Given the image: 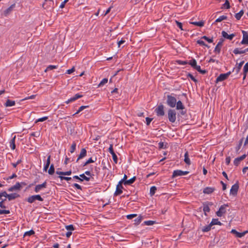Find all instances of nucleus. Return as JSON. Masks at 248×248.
I'll use <instances>...</instances> for the list:
<instances>
[{
  "label": "nucleus",
  "instance_id": "nucleus-1",
  "mask_svg": "<svg viewBox=\"0 0 248 248\" xmlns=\"http://www.w3.org/2000/svg\"><path fill=\"white\" fill-rule=\"evenodd\" d=\"M168 119L170 122L174 123L176 119V112L175 110L169 109L168 111Z\"/></svg>",
  "mask_w": 248,
  "mask_h": 248
},
{
  "label": "nucleus",
  "instance_id": "nucleus-2",
  "mask_svg": "<svg viewBox=\"0 0 248 248\" xmlns=\"http://www.w3.org/2000/svg\"><path fill=\"white\" fill-rule=\"evenodd\" d=\"M1 196H4V197L7 198L9 201L14 200L16 198L19 197V195L17 193H12L10 194H8L6 191H3L0 193V200L1 199Z\"/></svg>",
  "mask_w": 248,
  "mask_h": 248
},
{
  "label": "nucleus",
  "instance_id": "nucleus-3",
  "mask_svg": "<svg viewBox=\"0 0 248 248\" xmlns=\"http://www.w3.org/2000/svg\"><path fill=\"white\" fill-rule=\"evenodd\" d=\"M167 104L171 108H174L176 104V99L170 95H168Z\"/></svg>",
  "mask_w": 248,
  "mask_h": 248
},
{
  "label": "nucleus",
  "instance_id": "nucleus-4",
  "mask_svg": "<svg viewBox=\"0 0 248 248\" xmlns=\"http://www.w3.org/2000/svg\"><path fill=\"white\" fill-rule=\"evenodd\" d=\"M35 200L42 202L43 199L39 195H35L30 196L27 199V201L30 203H33Z\"/></svg>",
  "mask_w": 248,
  "mask_h": 248
},
{
  "label": "nucleus",
  "instance_id": "nucleus-5",
  "mask_svg": "<svg viewBox=\"0 0 248 248\" xmlns=\"http://www.w3.org/2000/svg\"><path fill=\"white\" fill-rule=\"evenodd\" d=\"M22 185H26L25 183H17L16 184L11 187H10L8 190L10 192L14 191H18L21 189L22 188Z\"/></svg>",
  "mask_w": 248,
  "mask_h": 248
},
{
  "label": "nucleus",
  "instance_id": "nucleus-6",
  "mask_svg": "<svg viewBox=\"0 0 248 248\" xmlns=\"http://www.w3.org/2000/svg\"><path fill=\"white\" fill-rule=\"evenodd\" d=\"M231 72L229 71L227 73L220 74L216 79V82L217 83L219 81H222L227 79L228 77L231 75Z\"/></svg>",
  "mask_w": 248,
  "mask_h": 248
},
{
  "label": "nucleus",
  "instance_id": "nucleus-7",
  "mask_svg": "<svg viewBox=\"0 0 248 248\" xmlns=\"http://www.w3.org/2000/svg\"><path fill=\"white\" fill-rule=\"evenodd\" d=\"M228 207V204H224L219 208L218 211L217 212L216 214L218 217H221L224 213L227 211V208Z\"/></svg>",
  "mask_w": 248,
  "mask_h": 248
},
{
  "label": "nucleus",
  "instance_id": "nucleus-8",
  "mask_svg": "<svg viewBox=\"0 0 248 248\" xmlns=\"http://www.w3.org/2000/svg\"><path fill=\"white\" fill-rule=\"evenodd\" d=\"M189 173L188 171H182L181 170H174L172 174V177H176L179 176L186 175Z\"/></svg>",
  "mask_w": 248,
  "mask_h": 248
},
{
  "label": "nucleus",
  "instance_id": "nucleus-9",
  "mask_svg": "<svg viewBox=\"0 0 248 248\" xmlns=\"http://www.w3.org/2000/svg\"><path fill=\"white\" fill-rule=\"evenodd\" d=\"M155 111L156 113V115L158 116L164 115V106L162 104L159 105L155 108Z\"/></svg>",
  "mask_w": 248,
  "mask_h": 248
},
{
  "label": "nucleus",
  "instance_id": "nucleus-10",
  "mask_svg": "<svg viewBox=\"0 0 248 248\" xmlns=\"http://www.w3.org/2000/svg\"><path fill=\"white\" fill-rule=\"evenodd\" d=\"M108 151L111 154L113 161H114V162L115 163H117V156L113 151L112 144L110 145V146L108 148Z\"/></svg>",
  "mask_w": 248,
  "mask_h": 248
},
{
  "label": "nucleus",
  "instance_id": "nucleus-11",
  "mask_svg": "<svg viewBox=\"0 0 248 248\" xmlns=\"http://www.w3.org/2000/svg\"><path fill=\"white\" fill-rule=\"evenodd\" d=\"M123 188V186L121 183H119L117 184L116 186V191L114 193V195L117 196L123 193L122 189Z\"/></svg>",
  "mask_w": 248,
  "mask_h": 248
},
{
  "label": "nucleus",
  "instance_id": "nucleus-12",
  "mask_svg": "<svg viewBox=\"0 0 248 248\" xmlns=\"http://www.w3.org/2000/svg\"><path fill=\"white\" fill-rule=\"evenodd\" d=\"M46 182H45L42 184L36 185L34 191L35 192H39L42 188H46Z\"/></svg>",
  "mask_w": 248,
  "mask_h": 248
},
{
  "label": "nucleus",
  "instance_id": "nucleus-13",
  "mask_svg": "<svg viewBox=\"0 0 248 248\" xmlns=\"http://www.w3.org/2000/svg\"><path fill=\"white\" fill-rule=\"evenodd\" d=\"M243 40L241 41L242 44H248V34L247 31H243Z\"/></svg>",
  "mask_w": 248,
  "mask_h": 248
},
{
  "label": "nucleus",
  "instance_id": "nucleus-14",
  "mask_svg": "<svg viewBox=\"0 0 248 248\" xmlns=\"http://www.w3.org/2000/svg\"><path fill=\"white\" fill-rule=\"evenodd\" d=\"M87 155V151L86 150L85 148H82L81 150L80 153L78 157V159L76 161L77 162L79 159H81L86 156Z\"/></svg>",
  "mask_w": 248,
  "mask_h": 248
},
{
  "label": "nucleus",
  "instance_id": "nucleus-15",
  "mask_svg": "<svg viewBox=\"0 0 248 248\" xmlns=\"http://www.w3.org/2000/svg\"><path fill=\"white\" fill-rule=\"evenodd\" d=\"M248 51V48L243 49L242 48H236L233 50V53L235 54L245 53Z\"/></svg>",
  "mask_w": 248,
  "mask_h": 248
},
{
  "label": "nucleus",
  "instance_id": "nucleus-16",
  "mask_svg": "<svg viewBox=\"0 0 248 248\" xmlns=\"http://www.w3.org/2000/svg\"><path fill=\"white\" fill-rule=\"evenodd\" d=\"M248 232V231H244L242 232H239L236 230L233 229V234H235L237 237L241 238L244 236L246 233Z\"/></svg>",
  "mask_w": 248,
  "mask_h": 248
},
{
  "label": "nucleus",
  "instance_id": "nucleus-17",
  "mask_svg": "<svg viewBox=\"0 0 248 248\" xmlns=\"http://www.w3.org/2000/svg\"><path fill=\"white\" fill-rule=\"evenodd\" d=\"M246 157V155L245 154L239 157L236 158L233 161V163L236 165H238L239 162L245 159Z\"/></svg>",
  "mask_w": 248,
  "mask_h": 248
},
{
  "label": "nucleus",
  "instance_id": "nucleus-18",
  "mask_svg": "<svg viewBox=\"0 0 248 248\" xmlns=\"http://www.w3.org/2000/svg\"><path fill=\"white\" fill-rule=\"evenodd\" d=\"M223 42V40L222 39V40H220L217 43V45L216 46L215 48V51L216 53H218L220 52V48H221V46H222Z\"/></svg>",
  "mask_w": 248,
  "mask_h": 248
},
{
  "label": "nucleus",
  "instance_id": "nucleus-19",
  "mask_svg": "<svg viewBox=\"0 0 248 248\" xmlns=\"http://www.w3.org/2000/svg\"><path fill=\"white\" fill-rule=\"evenodd\" d=\"M214 190L215 189L213 187H207L203 189V193L204 194H209L212 193L214 191Z\"/></svg>",
  "mask_w": 248,
  "mask_h": 248
},
{
  "label": "nucleus",
  "instance_id": "nucleus-20",
  "mask_svg": "<svg viewBox=\"0 0 248 248\" xmlns=\"http://www.w3.org/2000/svg\"><path fill=\"white\" fill-rule=\"evenodd\" d=\"M15 6V4H12L8 8L5 10L3 12V14L4 15V16H7L8 14H9L10 12L13 10Z\"/></svg>",
  "mask_w": 248,
  "mask_h": 248
},
{
  "label": "nucleus",
  "instance_id": "nucleus-21",
  "mask_svg": "<svg viewBox=\"0 0 248 248\" xmlns=\"http://www.w3.org/2000/svg\"><path fill=\"white\" fill-rule=\"evenodd\" d=\"M222 36L226 39H228L230 40H231L232 39V34L229 35L226 31H222Z\"/></svg>",
  "mask_w": 248,
  "mask_h": 248
},
{
  "label": "nucleus",
  "instance_id": "nucleus-22",
  "mask_svg": "<svg viewBox=\"0 0 248 248\" xmlns=\"http://www.w3.org/2000/svg\"><path fill=\"white\" fill-rule=\"evenodd\" d=\"M244 63V61H240V62H238L237 61L236 62V71L237 73H238L240 70L241 69L243 64Z\"/></svg>",
  "mask_w": 248,
  "mask_h": 248
},
{
  "label": "nucleus",
  "instance_id": "nucleus-23",
  "mask_svg": "<svg viewBox=\"0 0 248 248\" xmlns=\"http://www.w3.org/2000/svg\"><path fill=\"white\" fill-rule=\"evenodd\" d=\"M184 156H185V159H184L185 162L187 165H190V159L189 158V155H188V152H186L185 153Z\"/></svg>",
  "mask_w": 248,
  "mask_h": 248
},
{
  "label": "nucleus",
  "instance_id": "nucleus-24",
  "mask_svg": "<svg viewBox=\"0 0 248 248\" xmlns=\"http://www.w3.org/2000/svg\"><path fill=\"white\" fill-rule=\"evenodd\" d=\"M15 139L16 136H14L10 142V146L12 150H14L16 148Z\"/></svg>",
  "mask_w": 248,
  "mask_h": 248
},
{
  "label": "nucleus",
  "instance_id": "nucleus-25",
  "mask_svg": "<svg viewBox=\"0 0 248 248\" xmlns=\"http://www.w3.org/2000/svg\"><path fill=\"white\" fill-rule=\"evenodd\" d=\"M176 109H182L185 108L184 105H183L182 102L181 101H176Z\"/></svg>",
  "mask_w": 248,
  "mask_h": 248
},
{
  "label": "nucleus",
  "instance_id": "nucleus-26",
  "mask_svg": "<svg viewBox=\"0 0 248 248\" xmlns=\"http://www.w3.org/2000/svg\"><path fill=\"white\" fill-rule=\"evenodd\" d=\"M243 15H244V11L243 10H241L238 13L235 14V15H234V16L237 20H239L241 18V17Z\"/></svg>",
  "mask_w": 248,
  "mask_h": 248
},
{
  "label": "nucleus",
  "instance_id": "nucleus-27",
  "mask_svg": "<svg viewBox=\"0 0 248 248\" xmlns=\"http://www.w3.org/2000/svg\"><path fill=\"white\" fill-rule=\"evenodd\" d=\"M211 205L212 204H210L208 203L207 204H204L203 210L204 212V214L206 215V213L209 212L210 210L209 205Z\"/></svg>",
  "mask_w": 248,
  "mask_h": 248
},
{
  "label": "nucleus",
  "instance_id": "nucleus-28",
  "mask_svg": "<svg viewBox=\"0 0 248 248\" xmlns=\"http://www.w3.org/2000/svg\"><path fill=\"white\" fill-rule=\"evenodd\" d=\"M15 105V101H12L10 100H7L5 104V105L6 107H12Z\"/></svg>",
  "mask_w": 248,
  "mask_h": 248
},
{
  "label": "nucleus",
  "instance_id": "nucleus-29",
  "mask_svg": "<svg viewBox=\"0 0 248 248\" xmlns=\"http://www.w3.org/2000/svg\"><path fill=\"white\" fill-rule=\"evenodd\" d=\"M194 69L197 70L199 72L202 74H205L206 73V71L205 70H202L201 67L199 65H196Z\"/></svg>",
  "mask_w": 248,
  "mask_h": 248
},
{
  "label": "nucleus",
  "instance_id": "nucleus-30",
  "mask_svg": "<svg viewBox=\"0 0 248 248\" xmlns=\"http://www.w3.org/2000/svg\"><path fill=\"white\" fill-rule=\"evenodd\" d=\"M210 224H211V225H212V226L213 225H221V223L219 221H218V219L214 218L212 219Z\"/></svg>",
  "mask_w": 248,
  "mask_h": 248
},
{
  "label": "nucleus",
  "instance_id": "nucleus-31",
  "mask_svg": "<svg viewBox=\"0 0 248 248\" xmlns=\"http://www.w3.org/2000/svg\"><path fill=\"white\" fill-rule=\"evenodd\" d=\"M135 180H136V177L134 176L133 178H131L130 179L126 181H125V183H124V185H131V184H133L135 182Z\"/></svg>",
  "mask_w": 248,
  "mask_h": 248
},
{
  "label": "nucleus",
  "instance_id": "nucleus-32",
  "mask_svg": "<svg viewBox=\"0 0 248 248\" xmlns=\"http://www.w3.org/2000/svg\"><path fill=\"white\" fill-rule=\"evenodd\" d=\"M168 144L164 143L163 142H160L158 143V148L159 149H165L167 148Z\"/></svg>",
  "mask_w": 248,
  "mask_h": 248
},
{
  "label": "nucleus",
  "instance_id": "nucleus-33",
  "mask_svg": "<svg viewBox=\"0 0 248 248\" xmlns=\"http://www.w3.org/2000/svg\"><path fill=\"white\" fill-rule=\"evenodd\" d=\"M239 186L238 182L233 185V196L237 194Z\"/></svg>",
  "mask_w": 248,
  "mask_h": 248
},
{
  "label": "nucleus",
  "instance_id": "nucleus-34",
  "mask_svg": "<svg viewBox=\"0 0 248 248\" xmlns=\"http://www.w3.org/2000/svg\"><path fill=\"white\" fill-rule=\"evenodd\" d=\"M211 227H212V225H211V224L210 223L209 225L203 227L202 228V232H207L211 230Z\"/></svg>",
  "mask_w": 248,
  "mask_h": 248
},
{
  "label": "nucleus",
  "instance_id": "nucleus-35",
  "mask_svg": "<svg viewBox=\"0 0 248 248\" xmlns=\"http://www.w3.org/2000/svg\"><path fill=\"white\" fill-rule=\"evenodd\" d=\"M54 171H55V169H54V165L51 164L50 166L49 170H48V173L50 175H52L54 173Z\"/></svg>",
  "mask_w": 248,
  "mask_h": 248
},
{
  "label": "nucleus",
  "instance_id": "nucleus-36",
  "mask_svg": "<svg viewBox=\"0 0 248 248\" xmlns=\"http://www.w3.org/2000/svg\"><path fill=\"white\" fill-rule=\"evenodd\" d=\"M190 24L196 25L199 27H202L204 25V22L202 21L200 22H191Z\"/></svg>",
  "mask_w": 248,
  "mask_h": 248
},
{
  "label": "nucleus",
  "instance_id": "nucleus-37",
  "mask_svg": "<svg viewBox=\"0 0 248 248\" xmlns=\"http://www.w3.org/2000/svg\"><path fill=\"white\" fill-rule=\"evenodd\" d=\"M227 19V16H219L218 18H217L216 21H215V22H221L225 19Z\"/></svg>",
  "mask_w": 248,
  "mask_h": 248
},
{
  "label": "nucleus",
  "instance_id": "nucleus-38",
  "mask_svg": "<svg viewBox=\"0 0 248 248\" xmlns=\"http://www.w3.org/2000/svg\"><path fill=\"white\" fill-rule=\"evenodd\" d=\"M188 64L194 68L197 65V62L195 59H192L189 62Z\"/></svg>",
  "mask_w": 248,
  "mask_h": 248
},
{
  "label": "nucleus",
  "instance_id": "nucleus-39",
  "mask_svg": "<svg viewBox=\"0 0 248 248\" xmlns=\"http://www.w3.org/2000/svg\"><path fill=\"white\" fill-rule=\"evenodd\" d=\"M108 79L106 78H105L102 80V81L100 82V83L98 84V87H101L106 84L108 82Z\"/></svg>",
  "mask_w": 248,
  "mask_h": 248
},
{
  "label": "nucleus",
  "instance_id": "nucleus-40",
  "mask_svg": "<svg viewBox=\"0 0 248 248\" xmlns=\"http://www.w3.org/2000/svg\"><path fill=\"white\" fill-rule=\"evenodd\" d=\"M144 224L145 225L150 226L152 225L155 223V221H152V220H148V221H145L144 222Z\"/></svg>",
  "mask_w": 248,
  "mask_h": 248
},
{
  "label": "nucleus",
  "instance_id": "nucleus-41",
  "mask_svg": "<svg viewBox=\"0 0 248 248\" xmlns=\"http://www.w3.org/2000/svg\"><path fill=\"white\" fill-rule=\"evenodd\" d=\"M76 143L75 142H73L72 144L71 145V148H70V152L71 153H73L75 152L76 150Z\"/></svg>",
  "mask_w": 248,
  "mask_h": 248
},
{
  "label": "nucleus",
  "instance_id": "nucleus-42",
  "mask_svg": "<svg viewBox=\"0 0 248 248\" xmlns=\"http://www.w3.org/2000/svg\"><path fill=\"white\" fill-rule=\"evenodd\" d=\"M156 190V188L155 186H152L150 188V195L151 196H153V195H154Z\"/></svg>",
  "mask_w": 248,
  "mask_h": 248
},
{
  "label": "nucleus",
  "instance_id": "nucleus-43",
  "mask_svg": "<svg viewBox=\"0 0 248 248\" xmlns=\"http://www.w3.org/2000/svg\"><path fill=\"white\" fill-rule=\"evenodd\" d=\"M95 161L93 160L92 157L90 158L86 162H85L84 164L83 165V166L84 167V166H87L88 164H90V163H93Z\"/></svg>",
  "mask_w": 248,
  "mask_h": 248
},
{
  "label": "nucleus",
  "instance_id": "nucleus-44",
  "mask_svg": "<svg viewBox=\"0 0 248 248\" xmlns=\"http://www.w3.org/2000/svg\"><path fill=\"white\" fill-rule=\"evenodd\" d=\"M58 67V66H56V65H49L46 68V69L45 70V72H46L47 71H48V70H53L54 69H56Z\"/></svg>",
  "mask_w": 248,
  "mask_h": 248
},
{
  "label": "nucleus",
  "instance_id": "nucleus-45",
  "mask_svg": "<svg viewBox=\"0 0 248 248\" xmlns=\"http://www.w3.org/2000/svg\"><path fill=\"white\" fill-rule=\"evenodd\" d=\"M88 107V106H81L79 109H78V110L74 114V115H76V114H77L78 113H79L80 112H81V111H82L84 109H85V108Z\"/></svg>",
  "mask_w": 248,
  "mask_h": 248
},
{
  "label": "nucleus",
  "instance_id": "nucleus-46",
  "mask_svg": "<svg viewBox=\"0 0 248 248\" xmlns=\"http://www.w3.org/2000/svg\"><path fill=\"white\" fill-rule=\"evenodd\" d=\"M142 219V217L141 216H139L135 219V224L137 225L139 224L141 221Z\"/></svg>",
  "mask_w": 248,
  "mask_h": 248
},
{
  "label": "nucleus",
  "instance_id": "nucleus-47",
  "mask_svg": "<svg viewBox=\"0 0 248 248\" xmlns=\"http://www.w3.org/2000/svg\"><path fill=\"white\" fill-rule=\"evenodd\" d=\"M230 7L229 1L228 0H226L224 4L223 5L222 8L225 9H228Z\"/></svg>",
  "mask_w": 248,
  "mask_h": 248
},
{
  "label": "nucleus",
  "instance_id": "nucleus-48",
  "mask_svg": "<svg viewBox=\"0 0 248 248\" xmlns=\"http://www.w3.org/2000/svg\"><path fill=\"white\" fill-rule=\"evenodd\" d=\"M34 234V232L33 231V230H30L29 231H28V232H26L25 233H24V236H26V235H28V236H31V235H33Z\"/></svg>",
  "mask_w": 248,
  "mask_h": 248
},
{
  "label": "nucleus",
  "instance_id": "nucleus-49",
  "mask_svg": "<svg viewBox=\"0 0 248 248\" xmlns=\"http://www.w3.org/2000/svg\"><path fill=\"white\" fill-rule=\"evenodd\" d=\"M65 228L67 231H71L74 230V228L73 225H67L65 226Z\"/></svg>",
  "mask_w": 248,
  "mask_h": 248
},
{
  "label": "nucleus",
  "instance_id": "nucleus-50",
  "mask_svg": "<svg viewBox=\"0 0 248 248\" xmlns=\"http://www.w3.org/2000/svg\"><path fill=\"white\" fill-rule=\"evenodd\" d=\"M79 177H80L81 178V179L83 180H85L87 181H89L90 179V178L89 177H88L87 176H86L85 175V174L83 173V174H81L79 175Z\"/></svg>",
  "mask_w": 248,
  "mask_h": 248
},
{
  "label": "nucleus",
  "instance_id": "nucleus-51",
  "mask_svg": "<svg viewBox=\"0 0 248 248\" xmlns=\"http://www.w3.org/2000/svg\"><path fill=\"white\" fill-rule=\"evenodd\" d=\"M126 179H127V176L126 174H124L123 178L119 182V183H121V184H122V185L123 184H124V185L125 182L127 181Z\"/></svg>",
  "mask_w": 248,
  "mask_h": 248
},
{
  "label": "nucleus",
  "instance_id": "nucleus-52",
  "mask_svg": "<svg viewBox=\"0 0 248 248\" xmlns=\"http://www.w3.org/2000/svg\"><path fill=\"white\" fill-rule=\"evenodd\" d=\"M47 119H48V117L46 116L39 118L35 121V123H37V122H44V121L46 120Z\"/></svg>",
  "mask_w": 248,
  "mask_h": 248
},
{
  "label": "nucleus",
  "instance_id": "nucleus-53",
  "mask_svg": "<svg viewBox=\"0 0 248 248\" xmlns=\"http://www.w3.org/2000/svg\"><path fill=\"white\" fill-rule=\"evenodd\" d=\"M202 38L206 40L209 43H212L213 41V38H209L206 36H202Z\"/></svg>",
  "mask_w": 248,
  "mask_h": 248
},
{
  "label": "nucleus",
  "instance_id": "nucleus-54",
  "mask_svg": "<svg viewBox=\"0 0 248 248\" xmlns=\"http://www.w3.org/2000/svg\"><path fill=\"white\" fill-rule=\"evenodd\" d=\"M243 71L244 74H247V73L248 72V62H247L244 65Z\"/></svg>",
  "mask_w": 248,
  "mask_h": 248
},
{
  "label": "nucleus",
  "instance_id": "nucleus-55",
  "mask_svg": "<svg viewBox=\"0 0 248 248\" xmlns=\"http://www.w3.org/2000/svg\"><path fill=\"white\" fill-rule=\"evenodd\" d=\"M10 213V212L9 210H1V209H0V215H2V214H8Z\"/></svg>",
  "mask_w": 248,
  "mask_h": 248
},
{
  "label": "nucleus",
  "instance_id": "nucleus-56",
  "mask_svg": "<svg viewBox=\"0 0 248 248\" xmlns=\"http://www.w3.org/2000/svg\"><path fill=\"white\" fill-rule=\"evenodd\" d=\"M197 43L200 45H202V46H205L206 47H208V45L205 44V43H204V41H202V40H198L197 41Z\"/></svg>",
  "mask_w": 248,
  "mask_h": 248
},
{
  "label": "nucleus",
  "instance_id": "nucleus-57",
  "mask_svg": "<svg viewBox=\"0 0 248 248\" xmlns=\"http://www.w3.org/2000/svg\"><path fill=\"white\" fill-rule=\"evenodd\" d=\"M59 178L61 179V180H65L66 181H69L72 179L71 177H64L62 176H59Z\"/></svg>",
  "mask_w": 248,
  "mask_h": 248
},
{
  "label": "nucleus",
  "instance_id": "nucleus-58",
  "mask_svg": "<svg viewBox=\"0 0 248 248\" xmlns=\"http://www.w3.org/2000/svg\"><path fill=\"white\" fill-rule=\"evenodd\" d=\"M187 77H189L191 79V80H192L195 82H197L198 81V80L191 74L189 73L187 75Z\"/></svg>",
  "mask_w": 248,
  "mask_h": 248
},
{
  "label": "nucleus",
  "instance_id": "nucleus-59",
  "mask_svg": "<svg viewBox=\"0 0 248 248\" xmlns=\"http://www.w3.org/2000/svg\"><path fill=\"white\" fill-rule=\"evenodd\" d=\"M137 214H130V215H127L126 216V217L128 219H131L137 217Z\"/></svg>",
  "mask_w": 248,
  "mask_h": 248
},
{
  "label": "nucleus",
  "instance_id": "nucleus-60",
  "mask_svg": "<svg viewBox=\"0 0 248 248\" xmlns=\"http://www.w3.org/2000/svg\"><path fill=\"white\" fill-rule=\"evenodd\" d=\"M175 22L177 25V26L181 30H184L183 29V26H182V23L178 21H175Z\"/></svg>",
  "mask_w": 248,
  "mask_h": 248
},
{
  "label": "nucleus",
  "instance_id": "nucleus-61",
  "mask_svg": "<svg viewBox=\"0 0 248 248\" xmlns=\"http://www.w3.org/2000/svg\"><path fill=\"white\" fill-rule=\"evenodd\" d=\"M153 119L150 118L149 117L146 118V124L147 125H149L151 123V122L152 121Z\"/></svg>",
  "mask_w": 248,
  "mask_h": 248
},
{
  "label": "nucleus",
  "instance_id": "nucleus-62",
  "mask_svg": "<svg viewBox=\"0 0 248 248\" xmlns=\"http://www.w3.org/2000/svg\"><path fill=\"white\" fill-rule=\"evenodd\" d=\"M74 71H75V68H74V67H73L71 69L68 70L66 72V73L68 74H71Z\"/></svg>",
  "mask_w": 248,
  "mask_h": 248
},
{
  "label": "nucleus",
  "instance_id": "nucleus-63",
  "mask_svg": "<svg viewBox=\"0 0 248 248\" xmlns=\"http://www.w3.org/2000/svg\"><path fill=\"white\" fill-rule=\"evenodd\" d=\"M68 0H64L60 5V8H63L65 6V3L68 1Z\"/></svg>",
  "mask_w": 248,
  "mask_h": 248
},
{
  "label": "nucleus",
  "instance_id": "nucleus-64",
  "mask_svg": "<svg viewBox=\"0 0 248 248\" xmlns=\"http://www.w3.org/2000/svg\"><path fill=\"white\" fill-rule=\"evenodd\" d=\"M75 100H76V99H75V97L73 96V97H71V98H70L69 99H68L67 101H66L65 102V103H66V104H68V103H70V102H73V101H75Z\"/></svg>",
  "mask_w": 248,
  "mask_h": 248
}]
</instances>
